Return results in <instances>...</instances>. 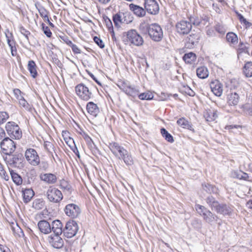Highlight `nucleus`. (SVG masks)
I'll use <instances>...</instances> for the list:
<instances>
[{
    "label": "nucleus",
    "mask_w": 252,
    "mask_h": 252,
    "mask_svg": "<svg viewBox=\"0 0 252 252\" xmlns=\"http://www.w3.org/2000/svg\"><path fill=\"white\" fill-rule=\"evenodd\" d=\"M206 201L212 209H215L219 203V202L212 196H209L207 197Z\"/></svg>",
    "instance_id": "nucleus-41"
},
{
    "label": "nucleus",
    "mask_w": 252,
    "mask_h": 252,
    "mask_svg": "<svg viewBox=\"0 0 252 252\" xmlns=\"http://www.w3.org/2000/svg\"><path fill=\"white\" fill-rule=\"evenodd\" d=\"M5 129L7 133L11 138L20 139L22 137V131L16 123L8 122L5 125Z\"/></svg>",
    "instance_id": "nucleus-2"
},
{
    "label": "nucleus",
    "mask_w": 252,
    "mask_h": 252,
    "mask_svg": "<svg viewBox=\"0 0 252 252\" xmlns=\"http://www.w3.org/2000/svg\"><path fill=\"white\" fill-rule=\"evenodd\" d=\"M196 74L198 77L204 79L207 78L209 76V71L208 68L204 66H200L196 69Z\"/></svg>",
    "instance_id": "nucleus-28"
},
{
    "label": "nucleus",
    "mask_w": 252,
    "mask_h": 252,
    "mask_svg": "<svg viewBox=\"0 0 252 252\" xmlns=\"http://www.w3.org/2000/svg\"><path fill=\"white\" fill-rule=\"evenodd\" d=\"M210 86L211 91L215 95L221 96L223 92V85L219 80L212 81L210 83Z\"/></svg>",
    "instance_id": "nucleus-15"
},
{
    "label": "nucleus",
    "mask_w": 252,
    "mask_h": 252,
    "mask_svg": "<svg viewBox=\"0 0 252 252\" xmlns=\"http://www.w3.org/2000/svg\"><path fill=\"white\" fill-rule=\"evenodd\" d=\"M51 231L55 235H61L63 233V224L60 220H56L52 221Z\"/></svg>",
    "instance_id": "nucleus-22"
},
{
    "label": "nucleus",
    "mask_w": 252,
    "mask_h": 252,
    "mask_svg": "<svg viewBox=\"0 0 252 252\" xmlns=\"http://www.w3.org/2000/svg\"><path fill=\"white\" fill-rule=\"evenodd\" d=\"M45 205V202L42 199H36L32 203V207L37 210H40L43 208Z\"/></svg>",
    "instance_id": "nucleus-39"
},
{
    "label": "nucleus",
    "mask_w": 252,
    "mask_h": 252,
    "mask_svg": "<svg viewBox=\"0 0 252 252\" xmlns=\"http://www.w3.org/2000/svg\"><path fill=\"white\" fill-rule=\"evenodd\" d=\"M104 21L106 24V26L109 30V31H110L111 30H113V27L111 20L109 19L108 17H106L105 19H104Z\"/></svg>",
    "instance_id": "nucleus-57"
},
{
    "label": "nucleus",
    "mask_w": 252,
    "mask_h": 252,
    "mask_svg": "<svg viewBox=\"0 0 252 252\" xmlns=\"http://www.w3.org/2000/svg\"><path fill=\"white\" fill-rule=\"evenodd\" d=\"M42 31L48 37H51L52 33L48 27L46 26L44 23L41 24Z\"/></svg>",
    "instance_id": "nucleus-50"
},
{
    "label": "nucleus",
    "mask_w": 252,
    "mask_h": 252,
    "mask_svg": "<svg viewBox=\"0 0 252 252\" xmlns=\"http://www.w3.org/2000/svg\"><path fill=\"white\" fill-rule=\"evenodd\" d=\"M8 163L14 167L22 168L24 167V158L22 154H17L12 156L8 160Z\"/></svg>",
    "instance_id": "nucleus-10"
},
{
    "label": "nucleus",
    "mask_w": 252,
    "mask_h": 252,
    "mask_svg": "<svg viewBox=\"0 0 252 252\" xmlns=\"http://www.w3.org/2000/svg\"><path fill=\"white\" fill-rule=\"evenodd\" d=\"M204 116L206 120L208 122L214 121L218 117L217 111L212 109L206 110L204 113Z\"/></svg>",
    "instance_id": "nucleus-27"
},
{
    "label": "nucleus",
    "mask_w": 252,
    "mask_h": 252,
    "mask_svg": "<svg viewBox=\"0 0 252 252\" xmlns=\"http://www.w3.org/2000/svg\"><path fill=\"white\" fill-rule=\"evenodd\" d=\"M138 96L141 100H151L153 99L154 95L151 92H148L138 94Z\"/></svg>",
    "instance_id": "nucleus-43"
},
{
    "label": "nucleus",
    "mask_w": 252,
    "mask_h": 252,
    "mask_svg": "<svg viewBox=\"0 0 252 252\" xmlns=\"http://www.w3.org/2000/svg\"><path fill=\"white\" fill-rule=\"evenodd\" d=\"M7 44L11 50V53L13 56H15L17 54V49L16 47V42L14 39L13 34L11 32L8 31L5 33Z\"/></svg>",
    "instance_id": "nucleus-17"
},
{
    "label": "nucleus",
    "mask_w": 252,
    "mask_h": 252,
    "mask_svg": "<svg viewBox=\"0 0 252 252\" xmlns=\"http://www.w3.org/2000/svg\"><path fill=\"white\" fill-rule=\"evenodd\" d=\"M237 177L239 179H242L246 181H248L249 178L248 174L243 172H241V173L238 174Z\"/></svg>",
    "instance_id": "nucleus-54"
},
{
    "label": "nucleus",
    "mask_w": 252,
    "mask_h": 252,
    "mask_svg": "<svg viewBox=\"0 0 252 252\" xmlns=\"http://www.w3.org/2000/svg\"><path fill=\"white\" fill-rule=\"evenodd\" d=\"M177 124L184 128H187L190 130L194 131L192 124L185 118H180L177 121Z\"/></svg>",
    "instance_id": "nucleus-29"
},
{
    "label": "nucleus",
    "mask_w": 252,
    "mask_h": 252,
    "mask_svg": "<svg viewBox=\"0 0 252 252\" xmlns=\"http://www.w3.org/2000/svg\"><path fill=\"white\" fill-rule=\"evenodd\" d=\"M25 157L28 163L32 166H37L40 163L39 155L34 149H27L25 152Z\"/></svg>",
    "instance_id": "nucleus-5"
},
{
    "label": "nucleus",
    "mask_w": 252,
    "mask_h": 252,
    "mask_svg": "<svg viewBox=\"0 0 252 252\" xmlns=\"http://www.w3.org/2000/svg\"><path fill=\"white\" fill-rule=\"evenodd\" d=\"M81 135L83 137L87 144L89 146H91L92 144L93 143V140L91 137L84 131L80 132Z\"/></svg>",
    "instance_id": "nucleus-48"
},
{
    "label": "nucleus",
    "mask_w": 252,
    "mask_h": 252,
    "mask_svg": "<svg viewBox=\"0 0 252 252\" xmlns=\"http://www.w3.org/2000/svg\"><path fill=\"white\" fill-rule=\"evenodd\" d=\"M13 93L15 96L16 97L17 99L21 98L22 96L21 95V92L18 89H15L13 90Z\"/></svg>",
    "instance_id": "nucleus-63"
},
{
    "label": "nucleus",
    "mask_w": 252,
    "mask_h": 252,
    "mask_svg": "<svg viewBox=\"0 0 252 252\" xmlns=\"http://www.w3.org/2000/svg\"><path fill=\"white\" fill-rule=\"evenodd\" d=\"M0 175L5 181L9 180V176L4 170L2 165L0 163Z\"/></svg>",
    "instance_id": "nucleus-52"
},
{
    "label": "nucleus",
    "mask_w": 252,
    "mask_h": 252,
    "mask_svg": "<svg viewBox=\"0 0 252 252\" xmlns=\"http://www.w3.org/2000/svg\"><path fill=\"white\" fill-rule=\"evenodd\" d=\"M208 20L209 18L206 16L202 19L197 17H190L189 18V21L191 26L192 25L196 26H199L202 24V21H203V24L204 25Z\"/></svg>",
    "instance_id": "nucleus-26"
},
{
    "label": "nucleus",
    "mask_w": 252,
    "mask_h": 252,
    "mask_svg": "<svg viewBox=\"0 0 252 252\" xmlns=\"http://www.w3.org/2000/svg\"><path fill=\"white\" fill-rule=\"evenodd\" d=\"M38 10L40 16L43 18H44L45 17H46V16L47 15L48 12L44 7H42L39 8Z\"/></svg>",
    "instance_id": "nucleus-60"
},
{
    "label": "nucleus",
    "mask_w": 252,
    "mask_h": 252,
    "mask_svg": "<svg viewBox=\"0 0 252 252\" xmlns=\"http://www.w3.org/2000/svg\"><path fill=\"white\" fill-rule=\"evenodd\" d=\"M86 109L88 113L93 117H96L99 113V108L97 104L92 101L87 103Z\"/></svg>",
    "instance_id": "nucleus-24"
},
{
    "label": "nucleus",
    "mask_w": 252,
    "mask_h": 252,
    "mask_svg": "<svg viewBox=\"0 0 252 252\" xmlns=\"http://www.w3.org/2000/svg\"><path fill=\"white\" fill-rule=\"evenodd\" d=\"M144 7L150 14L156 15L159 11V6L155 0H145Z\"/></svg>",
    "instance_id": "nucleus-14"
},
{
    "label": "nucleus",
    "mask_w": 252,
    "mask_h": 252,
    "mask_svg": "<svg viewBox=\"0 0 252 252\" xmlns=\"http://www.w3.org/2000/svg\"><path fill=\"white\" fill-rule=\"evenodd\" d=\"M240 101V96L236 92H231L227 95V103L229 106H236Z\"/></svg>",
    "instance_id": "nucleus-21"
},
{
    "label": "nucleus",
    "mask_w": 252,
    "mask_h": 252,
    "mask_svg": "<svg viewBox=\"0 0 252 252\" xmlns=\"http://www.w3.org/2000/svg\"><path fill=\"white\" fill-rule=\"evenodd\" d=\"M46 194L48 200L53 203H59L63 198V195L61 191L53 187H49Z\"/></svg>",
    "instance_id": "nucleus-3"
},
{
    "label": "nucleus",
    "mask_w": 252,
    "mask_h": 252,
    "mask_svg": "<svg viewBox=\"0 0 252 252\" xmlns=\"http://www.w3.org/2000/svg\"><path fill=\"white\" fill-rule=\"evenodd\" d=\"M127 42L139 46L143 44L144 40L135 30H131L127 32Z\"/></svg>",
    "instance_id": "nucleus-8"
},
{
    "label": "nucleus",
    "mask_w": 252,
    "mask_h": 252,
    "mask_svg": "<svg viewBox=\"0 0 252 252\" xmlns=\"http://www.w3.org/2000/svg\"><path fill=\"white\" fill-rule=\"evenodd\" d=\"M94 42L101 48H103L105 47V44L103 41L97 36H94Z\"/></svg>",
    "instance_id": "nucleus-53"
},
{
    "label": "nucleus",
    "mask_w": 252,
    "mask_h": 252,
    "mask_svg": "<svg viewBox=\"0 0 252 252\" xmlns=\"http://www.w3.org/2000/svg\"><path fill=\"white\" fill-rule=\"evenodd\" d=\"M238 54L248 53V48L246 46L242 41H240L237 48Z\"/></svg>",
    "instance_id": "nucleus-44"
},
{
    "label": "nucleus",
    "mask_w": 252,
    "mask_h": 252,
    "mask_svg": "<svg viewBox=\"0 0 252 252\" xmlns=\"http://www.w3.org/2000/svg\"><path fill=\"white\" fill-rule=\"evenodd\" d=\"M109 148L111 151L118 157L120 159H123L125 163H126L125 153L126 150L119 145L117 143H112L109 144Z\"/></svg>",
    "instance_id": "nucleus-13"
},
{
    "label": "nucleus",
    "mask_w": 252,
    "mask_h": 252,
    "mask_svg": "<svg viewBox=\"0 0 252 252\" xmlns=\"http://www.w3.org/2000/svg\"><path fill=\"white\" fill-rule=\"evenodd\" d=\"M177 32L180 34H187L192 29L190 23L189 21L182 20L177 23L176 25Z\"/></svg>",
    "instance_id": "nucleus-12"
},
{
    "label": "nucleus",
    "mask_w": 252,
    "mask_h": 252,
    "mask_svg": "<svg viewBox=\"0 0 252 252\" xmlns=\"http://www.w3.org/2000/svg\"><path fill=\"white\" fill-rule=\"evenodd\" d=\"M75 91L77 95L84 100L88 101L93 97L92 91L83 83L75 87Z\"/></svg>",
    "instance_id": "nucleus-4"
},
{
    "label": "nucleus",
    "mask_w": 252,
    "mask_h": 252,
    "mask_svg": "<svg viewBox=\"0 0 252 252\" xmlns=\"http://www.w3.org/2000/svg\"><path fill=\"white\" fill-rule=\"evenodd\" d=\"M39 177L41 181L47 184H55L57 181L56 175L51 173H41Z\"/></svg>",
    "instance_id": "nucleus-16"
},
{
    "label": "nucleus",
    "mask_w": 252,
    "mask_h": 252,
    "mask_svg": "<svg viewBox=\"0 0 252 252\" xmlns=\"http://www.w3.org/2000/svg\"><path fill=\"white\" fill-rule=\"evenodd\" d=\"M23 201L25 203H28L34 196V192L31 189H27L22 191Z\"/></svg>",
    "instance_id": "nucleus-30"
},
{
    "label": "nucleus",
    "mask_w": 252,
    "mask_h": 252,
    "mask_svg": "<svg viewBox=\"0 0 252 252\" xmlns=\"http://www.w3.org/2000/svg\"><path fill=\"white\" fill-rule=\"evenodd\" d=\"M36 67V65L33 61L31 60L29 61L28 69L30 71L31 76L34 78H35L37 75Z\"/></svg>",
    "instance_id": "nucleus-34"
},
{
    "label": "nucleus",
    "mask_w": 252,
    "mask_h": 252,
    "mask_svg": "<svg viewBox=\"0 0 252 252\" xmlns=\"http://www.w3.org/2000/svg\"><path fill=\"white\" fill-rule=\"evenodd\" d=\"M183 59L186 63L191 64L195 62L196 60V56L195 53L193 52H189V53L185 54L183 57Z\"/></svg>",
    "instance_id": "nucleus-31"
},
{
    "label": "nucleus",
    "mask_w": 252,
    "mask_h": 252,
    "mask_svg": "<svg viewBox=\"0 0 252 252\" xmlns=\"http://www.w3.org/2000/svg\"><path fill=\"white\" fill-rule=\"evenodd\" d=\"M38 227L41 232L47 234L51 232V225L45 220H42L38 222Z\"/></svg>",
    "instance_id": "nucleus-23"
},
{
    "label": "nucleus",
    "mask_w": 252,
    "mask_h": 252,
    "mask_svg": "<svg viewBox=\"0 0 252 252\" xmlns=\"http://www.w3.org/2000/svg\"><path fill=\"white\" fill-rule=\"evenodd\" d=\"M129 7L130 10L137 17H142L146 14L145 10L137 5L131 3L129 5Z\"/></svg>",
    "instance_id": "nucleus-25"
},
{
    "label": "nucleus",
    "mask_w": 252,
    "mask_h": 252,
    "mask_svg": "<svg viewBox=\"0 0 252 252\" xmlns=\"http://www.w3.org/2000/svg\"><path fill=\"white\" fill-rule=\"evenodd\" d=\"M203 218L206 222L209 223H212L213 222L217 221L218 219V217L210 210L205 214Z\"/></svg>",
    "instance_id": "nucleus-33"
},
{
    "label": "nucleus",
    "mask_w": 252,
    "mask_h": 252,
    "mask_svg": "<svg viewBox=\"0 0 252 252\" xmlns=\"http://www.w3.org/2000/svg\"><path fill=\"white\" fill-rule=\"evenodd\" d=\"M11 176L14 183L17 185H20L22 184L23 180L21 177L13 171L10 172Z\"/></svg>",
    "instance_id": "nucleus-38"
},
{
    "label": "nucleus",
    "mask_w": 252,
    "mask_h": 252,
    "mask_svg": "<svg viewBox=\"0 0 252 252\" xmlns=\"http://www.w3.org/2000/svg\"><path fill=\"white\" fill-rule=\"evenodd\" d=\"M70 47L71 48L74 54H78L81 53L80 50L75 44L72 43Z\"/></svg>",
    "instance_id": "nucleus-62"
},
{
    "label": "nucleus",
    "mask_w": 252,
    "mask_h": 252,
    "mask_svg": "<svg viewBox=\"0 0 252 252\" xmlns=\"http://www.w3.org/2000/svg\"><path fill=\"white\" fill-rule=\"evenodd\" d=\"M215 210L217 213L223 215H229L232 211V209L229 206L225 204H220L219 203Z\"/></svg>",
    "instance_id": "nucleus-20"
},
{
    "label": "nucleus",
    "mask_w": 252,
    "mask_h": 252,
    "mask_svg": "<svg viewBox=\"0 0 252 252\" xmlns=\"http://www.w3.org/2000/svg\"><path fill=\"white\" fill-rule=\"evenodd\" d=\"M240 22L241 23H243L246 26L247 28L250 27L252 25V23L247 21V20L243 17L242 15L239 13L238 11H235Z\"/></svg>",
    "instance_id": "nucleus-45"
},
{
    "label": "nucleus",
    "mask_w": 252,
    "mask_h": 252,
    "mask_svg": "<svg viewBox=\"0 0 252 252\" xmlns=\"http://www.w3.org/2000/svg\"><path fill=\"white\" fill-rule=\"evenodd\" d=\"M19 31L22 34H23L26 39L29 41V36L31 35V32L26 30L24 27L23 26H20L19 27Z\"/></svg>",
    "instance_id": "nucleus-47"
},
{
    "label": "nucleus",
    "mask_w": 252,
    "mask_h": 252,
    "mask_svg": "<svg viewBox=\"0 0 252 252\" xmlns=\"http://www.w3.org/2000/svg\"><path fill=\"white\" fill-rule=\"evenodd\" d=\"M243 72L246 77H252V62H247L245 63Z\"/></svg>",
    "instance_id": "nucleus-32"
},
{
    "label": "nucleus",
    "mask_w": 252,
    "mask_h": 252,
    "mask_svg": "<svg viewBox=\"0 0 252 252\" xmlns=\"http://www.w3.org/2000/svg\"><path fill=\"white\" fill-rule=\"evenodd\" d=\"M160 132L162 136L165 138V139L170 142L173 143L174 142V139L173 136L164 128H162L160 129Z\"/></svg>",
    "instance_id": "nucleus-40"
},
{
    "label": "nucleus",
    "mask_w": 252,
    "mask_h": 252,
    "mask_svg": "<svg viewBox=\"0 0 252 252\" xmlns=\"http://www.w3.org/2000/svg\"><path fill=\"white\" fill-rule=\"evenodd\" d=\"M19 103L23 108H24L26 110H30V106L29 104L27 102V101L22 96L21 98L19 99Z\"/></svg>",
    "instance_id": "nucleus-49"
},
{
    "label": "nucleus",
    "mask_w": 252,
    "mask_h": 252,
    "mask_svg": "<svg viewBox=\"0 0 252 252\" xmlns=\"http://www.w3.org/2000/svg\"><path fill=\"white\" fill-rule=\"evenodd\" d=\"M115 26L118 29H124L126 26V15L124 12H119L113 16Z\"/></svg>",
    "instance_id": "nucleus-9"
},
{
    "label": "nucleus",
    "mask_w": 252,
    "mask_h": 252,
    "mask_svg": "<svg viewBox=\"0 0 252 252\" xmlns=\"http://www.w3.org/2000/svg\"><path fill=\"white\" fill-rule=\"evenodd\" d=\"M60 235H55L53 236H51L50 237L49 243L54 248L61 249L63 246V241Z\"/></svg>",
    "instance_id": "nucleus-19"
},
{
    "label": "nucleus",
    "mask_w": 252,
    "mask_h": 252,
    "mask_svg": "<svg viewBox=\"0 0 252 252\" xmlns=\"http://www.w3.org/2000/svg\"><path fill=\"white\" fill-rule=\"evenodd\" d=\"M226 39L227 42L232 44H236L238 42V38L236 34L233 32H230L226 34Z\"/></svg>",
    "instance_id": "nucleus-36"
},
{
    "label": "nucleus",
    "mask_w": 252,
    "mask_h": 252,
    "mask_svg": "<svg viewBox=\"0 0 252 252\" xmlns=\"http://www.w3.org/2000/svg\"><path fill=\"white\" fill-rule=\"evenodd\" d=\"M206 34L209 36H213L215 35V32L212 29H209L206 31Z\"/></svg>",
    "instance_id": "nucleus-64"
},
{
    "label": "nucleus",
    "mask_w": 252,
    "mask_h": 252,
    "mask_svg": "<svg viewBox=\"0 0 252 252\" xmlns=\"http://www.w3.org/2000/svg\"><path fill=\"white\" fill-rule=\"evenodd\" d=\"M202 187L204 190L209 193L215 192V188L213 186L209 184H202Z\"/></svg>",
    "instance_id": "nucleus-46"
},
{
    "label": "nucleus",
    "mask_w": 252,
    "mask_h": 252,
    "mask_svg": "<svg viewBox=\"0 0 252 252\" xmlns=\"http://www.w3.org/2000/svg\"><path fill=\"white\" fill-rule=\"evenodd\" d=\"M117 86L122 90L124 92H126V84L124 81H118Z\"/></svg>",
    "instance_id": "nucleus-56"
},
{
    "label": "nucleus",
    "mask_w": 252,
    "mask_h": 252,
    "mask_svg": "<svg viewBox=\"0 0 252 252\" xmlns=\"http://www.w3.org/2000/svg\"><path fill=\"white\" fill-rule=\"evenodd\" d=\"M78 225L74 220H70L66 223L65 226L63 229V233L67 238H72L74 236L78 230Z\"/></svg>",
    "instance_id": "nucleus-6"
},
{
    "label": "nucleus",
    "mask_w": 252,
    "mask_h": 252,
    "mask_svg": "<svg viewBox=\"0 0 252 252\" xmlns=\"http://www.w3.org/2000/svg\"><path fill=\"white\" fill-rule=\"evenodd\" d=\"M215 30L217 32L220 34H224L225 32V30L222 26L218 24L215 26Z\"/></svg>",
    "instance_id": "nucleus-58"
},
{
    "label": "nucleus",
    "mask_w": 252,
    "mask_h": 252,
    "mask_svg": "<svg viewBox=\"0 0 252 252\" xmlns=\"http://www.w3.org/2000/svg\"><path fill=\"white\" fill-rule=\"evenodd\" d=\"M60 38L67 45L70 46L71 44L73 43L71 40L69 39L68 36L66 35L60 36Z\"/></svg>",
    "instance_id": "nucleus-59"
},
{
    "label": "nucleus",
    "mask_w": 252,
    "mask_h": 252,
    "mask_svg": "<svg viewBox=\"0 0 252 252\" xmlns=\"http://www.w3.org/2000/svg\"><path fill=\"white\" fill-rule=\"evenodd\" d=\"M0 148L2 152L5 155H10L16 149V144L8 137H5L0 142Z\"/></svg>",
    "instance_id": "nucleus-7"
},
{
    "label": "nucleus",
    "mask_w": 252,
    "mask_h": 252,
    "mask_svg": "<svg viewBox=\"0 0 252 252\" xmlns=\"http://www.w3.org/2000/svg\"><path fill=\"white\" fill-rule=\"evenodd\" d=\"M195 208L197 213L199 214L202 217L208 212L209 210L206 208L205 206L199 205L196 204L195 205Z\"/></svg>",
    "instance_id": "nucleus-42"
},
{
    "label": "nucleus",
    "mask_w": 252,
    "mask_h": 252,
    "mask_svg": "<svg viewBox=\"0 0 252 252\" xmlns=\"http://www.w3.org/2000/svg\"><path fill=\"white\" fill-rule=\"evenodd\" d=\"M126 32H123L122 35H120V37H118V39H117L115 37L112 36L113 39L116 41L117 46L119 47L120 49H122L123 48V44L124 45H126Z\"/></svg>",
    "instance_id": "nucleus-35"
},
{
    "label": "nucleus",
    "mask_w": 252,
    "mask_h": 252,
    "mask_svg": "<svg viewBox=\"0 0 252 252\" xmlns=\"http://www.w3.org/2000/svg\"><path fill=\"white\" fill-rule=\"evenodd\" d=\"M60 187L62 189H69L67 182L64 180L60 181Z\"/></svg>",
    "instance_id": "nucleus-61"
},
{
    "label": "nucleus",
    "mask_w": 252,
    "mask_h": 252,
    "mask_svg": "<svg viewBox=\"0 0 252 252\" xmlns=\"http://www.w3.org/2000/svg\"><path fill=\"white\" fill-rule=\"evenodd\" d=\"M9 118L8 114L4 111L0 112V124L4 123Z\"/></svg>",
    "instance_id": "nucleus-51"
},
{
    "label": "nucleus",
    "mask_w": 252,
    "mask_h": 252,
    "mask_svg": "<svg viewBox=\"0 0 252 252\" xmlns=\"http://www.w3.org/2000/svg\"><path fill=\"white\" fill-rule=\"evenodd\" d=\"M199 36L197 34H191L186 39L185 47L187 48H193L198 42Z\"/></svg>",
    "instance_id": "nucleus-18"
},
{
    "label": "nucleus",
    "mask_w": 252,
    "mask_h": 252,
    "mask_svg": "<svg viewBox=\"0 0 252 252\" xmlns=\"http://www.w3.org/2000/svg\"><path fill=\"white\" fill-rule=\"evenodd\" d=\"M184 92L186 94L190 96H193L195 95L194 92L192 90L189 86L184 87Z\"/></svg>",
    "instance_id": "nucleus-55"
},
{
    "label": "nucleus",
    "mask_w": 252,
    "mask_h": 252,
    "mask_svg": "<svg viewBox=\"0 0 252 252\" xmlns=\"http://www.w3.org/2000/svg\"><path fill=\"white\" fill-rule=\"evenodd\" d=\"M64 211L67 216L71 218H77L81 213V210L79 207L73 203L66 205Z\"/></svg>",
    "instance_id": "nucleus-11"
},
{
    "label": "nucleus",
    "mask_w": 252,
    "mask_h": 252,
    "mask_svg": "<svg viewBox=\"0 0 252 252\" xmlns=\"http://www.w3.org/2000/svg\"><path fill=\"white\" fill-rule=\"evenodd\" d=\"M138 94L139 91L136 87L132 86L127 87V95L131 96L132 98H135L138 96Z\"/></svg>",
    "instance_id": "nucleus-37"
},
{
    "label": "nucleus",
    "mask_w": 252,
    "mask_h": 252,
    "mask_svg": "<svg viewBox=\"0 0 252 252\" xmlns=\"http://www.w3.org/2000/svg\"><path fill=\"white\" fill-rule=\"evenodd\" d=\"M150 38L156 42L160 41L163 37V31L158 24L154 23L145 26Z\"/></svg>",
    "instance_id": "nucleus-1"
}]
</instances>
